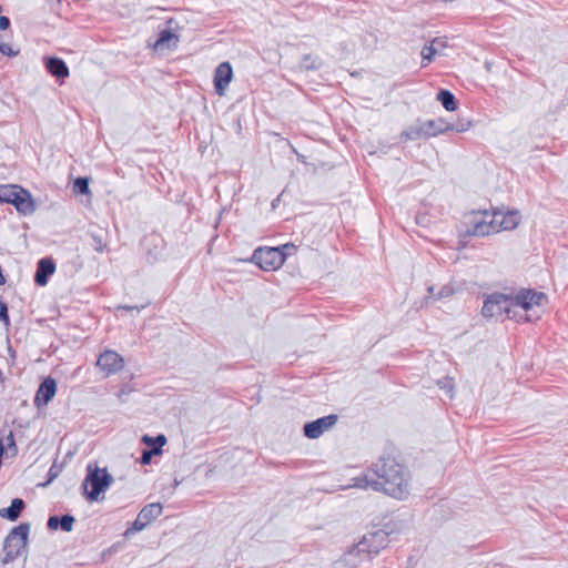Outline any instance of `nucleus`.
Masks as SVG:
<instances>
[{"label": "nucleus", "mask_w": 568, "mask_h": 568, "mask_svg": "<svg viewBox=\"0 0 568 568\" xmlns=\"http://www.w3.org/2000/svg\"><path fill=\"white\" fill-rule=\"evenodd\" d=\"M57 392V383L53 378L47 377L39 386L36 397L34 405L37 407H44L54 397Z\"/></svg>", "instance_id": "obj_15"}, {"label": "nucleus", "mask_w": 568, "mask_h": 568, "mask_svg": "<svg viewBox=\"0 0 568 568\" xmlns=\"http://www.w3.org/2000/svg\"><path fill=\"white\" fill-rule=\"evenodd\" d=\"M374 479L368 474L353 478V484L348 487H357L364 489H373L375 491L383 490L385 494L403 500L410 494V477L408 470L396 463L393 458H382L375 465Z\"/></svg>", "instance_id": "obj_1"}, {"label": "nucleus", "mask_w": 568, "mask_h": 568, "mask_svg": "<svg viewBox=\"0 0 568 568\" xmlns=\"http://www.w3.org/2000/svg\"><path fill=\"white\" fill-rule=\"evenodd\" d=\"M297 158H301L302 162H305L304 155L297 154Z\"/></svg>", "instance_id": "obj_41"}, {"label": "nucleus", "mask_w": 568, "mask_h": 568, "mask_svg": "<svg viewBox=\"0 0 568 568\" xmlns=\"http://www.w3.org/2000/svg\"><path fill=\"white\" fill-rule=\"evenodd\" d=\"M546 300V294L530 288H523L510 295L511 307L519 306L526 312L531 311L535 306H540Z\"/></svg>", "instance_id": "obj_7"}, {"label": "nucleus", "mask_w": 568, "mask_h": 568, "mask_svg": "<svg viewBox=\"0 0 568 568\" xmlns=\"http://www.w3.org/2000/svg\"><path fill=\"white\" fill-rule=\"evenodd\" d=\"M23 507H24L23 500L20 499V498H16V499L12 500L10 507L0 509V516L2 518H8L10 520H16L19 517V515H20L21 510L23 509Z\"/></svg>", "instance_id": "obj_19"}, {"label": "nucleus", "mask_w": 568, "mask_h": 568, "mask_svg": "<svg viewBox=\"0 0 568 568\" xmlns=\"http://www.w3.org/2000/svg\"><path fill=\"white\" fill-rule=\"evenodd\" d=\"M59 526H60V518H58L57 516H51L48 519V528L50 530H55Z\"/></svg>", "instance_id": "obj_37"}, {"label": "nucleus", "mask_w": 568, "mask_h": 568, "mask_svg": "<svg viewBox=\"0 0 568 568\" xmlns=\"http://www.w3.org/2000/svg\"><path fill=\"white\" fill-rule=\"evenodd\" d=\"M367 152H368V154H369V155H372V154H374L376 151H374V150H367Z\"/></svg>", "instance_id": "obj_40"}, {"label": "nucleus", "mask_w": 568, "mask_h": 568, "mask_svg": "<svg viewBox=\"0 0 568 568\" xmlns=\"http://www.w3.org/2000/svg\"><path fill=\"white\" fill-rule=\"evenodd\" d=\"M422 67H426L429 62H432L435 54H437L436 48L430 44H425L422 49Z\"/></svg>", "instance_id": "obj_25"}, {"label": "nucleus", "mask_w": 568, "mask_h": 568, "mask_svg": "<svg viewBox=\"0 0 568 568\" xmlns=\"http://www.w3.org/2000/svg\"><path fill=\"white\" fill-rule=\"evenodd\" d=\"M74 191L80 194H88L89 190V181L85 178H78L74 181Z\"/></svg>", "instance_id": "obj_28"}, {"label": "nucleus", "mask_w": 568, "mask_h": 568, "mask_svg": "<svg viewBox=\"0 0 568 568\" xmlns=\"http://www.w3.org/2000/svg\"><path fill=\"white\" fill-rule=\"evenodd\" d=\"M437 100L447 111H455L457 109L455 95L449 90L440 89L437 93Z\"/></svg>", "instance_id": "obj_21"}, {"label": "nucleus", "mask_w": 568, "mask_h": 568, "mask_svg": "<svg viewBox=\"0 0 568 568\" xmlns=\"http://www.w3.org/2000/svg\"><path fill=\"white\" fill-rule=\"evenodd\" d=\"M433 291H434V287H433V286H429V287H428V292L432 294V293H433Z\"/></svg>", "instance_id": "obj_44"}, {"label": "nucleus", "mask_w": 568, "mask_h": 568, "mask_svg": "<svg viewBox=\"0 0 568 568\" xmlns=\"http://www.w3.org/2000/svg\"><path fill=\"white\" fill-rule=\"evenodd\" d=\"M470 125H471L470 121L459 120L456 123L449 124L448 130L456 131V132H465L469 129Z\"/></svg>", "instance_id": "obj_30"}, {"label": "nucleus", "mask_w": 568, "mask_h": 568, "mask_svg": "<svg viewBox=\"0 0 568 568\" xmlns=\"http://www.w3.org/2000/svg\"><path fill=\"white\" fill-rule=\"evenodd\" d=\"M123 308H124V310H128V311H129V310H133V307H131V306H123Z\"/></svg>", "instance_id": "obj_45"}, {"label": "nucleus", "mask_w": 568, "mask_h": 568, "mask_svg": "<svg viewBox=\"0 0 568 568\" xmlns=\"http://www.w3.org/2000/svg\"><path fill=\"white\" fill-rule=\"evenodd\" d=\"M162 514V505L160 503H152L144 506L139 513L138 517L132 524V527L125 531V536L131 532L143 530L151 521L156 519Z\"/></svg>", "instance_id": "obj_10"}, {"label": "nucleus", "mask_w": 568, "mask_h": 568, "mask_svg": "<svg viewBox=\"0 0 568 568\" xmlns=\"http://www.w3.org/2000/svg\"><path fill=\"white\" fill-rule=\"evenodd\" d=\"M388 534L384 530H375L367 532L359 540V548L365 549L368 556L378 554L382 549L388 545Z\"/></svg>", "instance_id": "obj_9"}, {"label": "nucleus", "mask_w": 568, "mask_h": 568, "mask_svg": "<svg viewBox=\"0 0 568 568\" xmlns=\"http://www.w3.org/2000/svg\"><path fill=\"white\" fill-rule=\"evenodd\" d=\"M159 447H152L150 450H144L141 456V464L148 465L153 455H159Z\"/></svg>", "instance_id": "obj_32"}, {"label": "nucleus", "mask_w": 568, "mask_h": 568, "mask_svg": "<svg viewBox=\"0 0 568 568\" xmlns=\"http://www.w3.org/2000/svg\"><path fill=\"white\" fill-rule=\"evenodd\" d=\"M174 41V47L176 45L179 38L174 34L170 29H164L159 33V38L154 43V48L156 50H162L164 48H170V42Z\"/></svg>", "instance_id": "obj_20"}, {"label": "nucleus", "mask_w": 568, "mask_h": 568, "mask_svg": "<svg viewBox=\"0 0 568 568\" xmlns=\"http://www.w3.org/2000/svg\"><path fill=\"white\" fill-rule=\"evenodd\" d=\"M166 438L164 435H158L153 438V447H159V453L161 454V448L165 445Z\"/></svg>", "instance_id": "obj_35"}, {"label": "nucleus", "mask_w": 568, "mask_h": 568, "mask_svg": "<svg viewBox=\"0 0 568 568\" xmlns=\"http://www.w3.org/2000/svg\"><path fill=\"white\" fill-rule=\"evenodd\" d=\"M519 211L496 210L471 212L465 216L466 234L470 236H487L500 231L514 230L520 223Z\"/></svg>", "instance_id": "obj_2"}, {"label": "nucleus", "mask_w": 568, "mask_h": 568, "mask_svg": "<svg viewBox=\"0 0 568 568\" xmlns=\"http://www.w3.org/2000/svg\"><path fill=\"white\" fill-rule=\"evenodd\" d=\"M276 248L282 253L283 263L288 256L294 255L297 251V246L294 245L293 243H285L281 246H277Z\"/></svg>", "instance_id": "obj_27"}, {"label": "nucleus", "mask_w": 568, "mask_h": 568, "mask_svg": "<svg viewBox=\"0 0 568 568\" xmlns=\"http://www.w3.org/2000/svg\"><path fill=\"white\" fill-rule=\"evenodd\" d=\"M368 560H371V557L365 551V549L359 548L358 541L343 555L342 559L337 564L344 565L346 568H356Z\"/></svg>", "instance_id": "obj_14"}, {"label": "nucleus", "mask_w": 568, "mask_h": 568, "mask_svg": "<svg viewBox=\"0 0 568 568\" xmlns=\"http://www.w3.org/2000/svg\"><path fill=\"white\" fill-rule=\"evenodd\" d=\"M43 63L49 74L57 78L58 81H63L70 75L69 68L63 59L58 57H44Z\"/></svg>", "instance_id": "obj_16"}, {"label": "nucleus", "mask_w": 568, "mask_h": 568, "mask_svg": "<svg viewBox=\"0 0 568 568\" xmlns=\"http://www.w3.org/2000/svg\"><path fill=\"white\" fill-rule=\"evenodd\" d=\"M322 60L312 54H304L301 61V69L311 71V70H318L322 67Z\"/></svg>", "instance_id": "obj_23"}, {"label": "nucleus", "mask_w": 568, "mask_h": 568, "mask_svg": "<svg viewBox=\"0 0 568 568\" xmlns=\"http://www.w3.org/2000/svg\"><path fill=\"white\" fill-rule=\"evenodd\" d=\"M337 422L336 415H327L304 425V435L307 438L316 439Z\"/></svg>", "instance_id": "obj_12"}, {"label": "nucleus", "mask_w": 568, "mask_h": 568, "mask_svg": "<svg viewBox=\"0 0 568 568\" xmlns=\"http://www.w3.org/2000/svg\"><path fill=\"white\" fill-rule=\"evenodd\" d=\"M429 44L436 48L437 53H440L446 48L447 41L446 38H435Z\"/></svg>", "instance_id": "obj_34"}, {"label": "nucleus", "mask_w": 568, "mask_h": 568, "mask_svg": "<svg viewBox=\"0 0 568 568\" xmlns=\"http://www.w3.org/2000/svg\"><path fill=\"white\" fill-rule=\"evenodd\" d=\"M440 389L445 390L449 398L454 397V381L452 377H444L437 382Z\"/></svg>", "instance_id": "obj_26"}, {"label": "nucleus", "mask_w": 568, "mask_h": 568, "mask_svg": "<svg viewBox=\"0 0 568 568\" xmlns=\"http://www.w3.org/2000/svg\"><path fill=\"white\" fill-rule=\"evenodd\" d=\"M11 204L23 215H30L36 211V204L31 193L22 187L16 192Z\"/></svg>", "instance_id": "obj_17"}, {"label": "nucleus", "mask_w": 568, "mask_h": 568, "mask_svg": "<svg viewBox=\"0 0 568 568\" xmlns=\"http://www.w3.org/2000/svg\"><path fill=\"white\" fill-rule=\"evenodd\" d=\"M449 124L443 119L427 121L417 120L408 129L402 132L400 136L406 140H426L436 136L438 133L448 131Z\"/></svg>", "instance_id": "obj_4"}, {"label": "nucleus", "mask_w": 568, "mask_h": 568, "mask_svg": "<svg viewBox=\"0 0 568 568\" xmlns=\"http://www.w3.org/2000/svg\"><path fill=\"white\" fill-rule=\"evenodd\" d=\"M510 308V295L495 293L485 300L481 313L485 317H494L503 313H509Z\"/></svg>", "instance_id": "obj_8"}, {"label": "nucleus", "mask_w": 568, "mask_h": 568, "mask_svg": "<svg viewBox=\"0 0 568 568\" xmlns=\"http://www.w3.org/2000/svg\"><path fill=\"white\" fill-rule=\"evenodd\" d=\"M0 320L9 324L8 308L3 302H0Z\"/></svg>", "instance_id": "obj_36"}, {"label": "nucleus", "mask_w": 568, "mask_h": 568, "mask_svg": "<svg viewBox=\"0 0 568 568\" xmlns=\"http://www.w3.org/2000/svg\"><path fill=\"white\" fill-rule=\"evenodd\" d=\"M97 366L104 374V376L113 375L120 372L124 366L123 357L115 351L106 349L100 354Z\"/></svg>", "instance_id": "obj_11"}, {"label": "nucleus", "mask_w": 568, "mask_h": 568, "mask_svg": "<svg viewBox=\"0 0 568 568\" xmlns=\"http://www.w3.org/2000/svg\"><path fill=\"white\" fill-rule=\"evenodd\" d=\"M0 52L7 57H16L19 51L13 50L11 45L4 43L2 36H0Z\"/></svg>", "instance_id": "obj_31"}, {"label": "nucleus", "mask_w": 568, "mask_h": 568, "mask_svg": "<svg viewBox=\"0 0 568 568\" xmlns=\"http://www.w3.org/2000/svg\"><path fill=\"white\" fill-rule=\"evenodd\" d=\"M297 158H301L302 162H305L304 155L297 154Z\"/></svg>", "instance_id": "obj_43"}, {"label": "nucleus", "mask_w": 568, "mask_h": 568, "mask_svg": "<svg viewBox=\"0 0 568 568\" xmlns=\"http://www.w3.org/2000/svg\"><path fill=\"white\" fill-rule=\"evenodd\" d=\"M0 443L3 447V449L1 450V456L6 455L7 457H13L17 455L18 450L12 432H9V434L4 438L0 437Z\"/></svg>", "instance_id": "obj_22"}, {"label": "nucleus", "mask_w": 568, "mask_h": 568, "mask_svg": "<svg viewBox=\"0 0 568 568\" xmlns=\"http://www.w3.org/2000/svg\"><path fill=\"white\" fill-rule=\"evenodd\" d=\"M92 240H93V248L94 251L97 252H103L104 248H105V243L103 242V239L99 235H92Z\"/></svg>", "instance_id": "obj_33"}, {"label": "nucleus", "mask_w": 568, "mask_h": 568, "mask_svg": "<svg viewBox=\"0 0 568 568\" xmlns=\"http://www.w3.org/2000/svg\"><path fill=\"white\" fill-rule=\"evenodd\" d=\"M252 258L263 271H275L283 265L282 253L276 247H258Z\"/></svg>", "instance_id": "obj_6"}, {"label": "nucleus", "mask_w": 568, "mask_h": 568, "mask_svg": "<svg viewBox=\"0 0 568 568\" xmlns=\"http://www.w3.org/2000/svg\"><path fill=\"white\" fill-rule=\"evenodd\" d=\"M297 158H301L302 162H305L304 155L297 154Z\"/></svg>", "instance_id": "obj_42"}, {"label": "nucleus", "mask_w": 568, "mask_h": 568, "mask_svg": "<svg viewBox=\"0 0 568 568\" xmlns=\"http://www.w3.org/2000/svg\"><path fill=\"white\" fill-rule=\"evenodd\" d=\"M29 531V524H20L7 536L3 545L4 562L13 561L21 555L22 550L27 547Z\"/></svg>", "instance_id": "obj_5"}, {"label": "nucleus", "mask_w": 568, "mask_h": 568, "mask_svg": "<svg viewBox=\"0 0 568 568\" xmlns=\"http://www.w3.org/2000/svg\"><path fill=\"white\" fill-rule=\"evenodd\" d=\"M55 271V265L50 258H41L38 263L37 272L34 275V282L43 286L48 283V277Z\"/></svg>", "instance_id": "obj_18"}, {"label": "nucleus", "mask_w": 568, "mask_h": 568, "mask_svg": "<svg viewBox=\"0 0 568 568\" xmlns=\"http://www.w3.org/2000/svg\"><path fill=\"white\" fill-rule=\"evenodd\" d=\"M20 189H21V186H18V185H1L0 186V202L11 204L16 192H18Z\"/></svg>", "instance_id": "obj_24"}, {"label": "nucleus", "mask_w": 568, "mask_h": 568, "mask_svg": "<svg viewBox=\"0 0 568 568\" xmlns=\"http://www.w3.org/2000/svg\"><path fill=\"white\" fill-rule=\"evenodd\" d=\"M233 78V69L230 62L220 63L214 71V89L219 95H223Z\"/></svg>", "instance_id": "obj_13"}, {"label": "nucleus", "mask_w": 568, "mask_h": 568, "mask_svg": "<svg viewBox=\"0 0 568 568\" xmlns=\"http://www.w3.org/2000/svg\"><path fill=\"white\" fill-rule=\"evenodd\" d=\"M143 443L153 446V437H150L148 435L143 436Z\"/></svg>", "instance_id": "obj_39"}, {"label": "nucleus", "mask_w": 568, "mask_h": 568, "mask_svg": "<svg viewBox=\"0 0 568 568\" xmlns=\"http://www.w3.org/2000/svg\"><path fill=\"white\" fill-rule=\"evenodd\" d=\"M10 27V19L6 16H0V30H7Z\"/></svg>", "instance_id": "obj_38"}, {"label": "nucleus", "mask_w": 568, "mask_h": 568, "mask_svg": "<svg viewBox=\"0 0 568 568\" xmlns=\"http://www.w3.org/2000/svg\"><path fill=\"white\" fill-rule=\"evenodd\" d=\"M113 483V477L106 468H100L95 464L87 466V476L82 483L84 496L90 501L99 499L101 493L105 491Z\"/></svg>", "instance_id": "obj_3"}, {"label": "nucleus", "mask_w": 568, "mask_h": 568, "mask_svg": "<svg viewBox=\"0 0 568 568\" xmlns=\"http://www.w3.org/2000/svg\"><path fill=\"white\" fill-rule=\"evenodd\" d=\"M75 519L71 515H64L60 518V527L63 531L70 532L73 528Z\"/></svg>", "instance_id": "obj_29"}]
</instances>
